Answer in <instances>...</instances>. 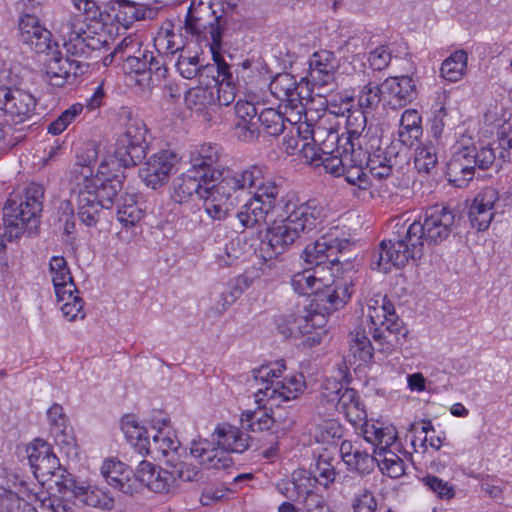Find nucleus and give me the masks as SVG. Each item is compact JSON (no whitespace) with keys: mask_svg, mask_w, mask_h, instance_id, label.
<instances>
[{"mask_svg":"<svg viewBox=\"0 0 512 512\" xmlns=\"http://www.w3.org/2000/svg\"><path fill=\"white\" fill-rule=\"evenodd\" d=\"M281 214L267 232L268 244L275 255L287 251L292 245L310 237L323 221V207L316 200L300 201L282 198Z\"/></svg>","mask_w":512,"mask_h":512,"instance_id":"1","label":"nucleus"},{"mask_svg":"<svg viewBox=\"0 0 512 512\" xmlns=\"http://www.w3.org/2000/svg\"><path fill=\"white\" fill-rule=\"evenodd\" d=\"M108 175L107 163L103 160L93 179L78 189H72V194L76 195L77 216L88 227L96 226L102 210L113 206L115 197L123 188V175Z\"/></svg>","mask_w":512,"mask_h":512,"instance_id":"2","label":"nucleus"},{"mask_svg":"<svg viewBox=\"0 0 512 512\" xmlns=\"http://www.w3.org/2000/svg\"><path fill=\"white\" fill-rule=\"evenodd\" d=\"M367 316L370 333L380 351L391 354L406 343L409 330L387 295L376 294L369 299Z\"/></svg>","mask_w":512,"mask_h":512,"instance_id":"3","label":"nucleus"},{"mask_svg":"<svg viewBox=\"0 0 512 512\" xmlns=\"http://www.w3.org/2000/svg\"><path fill=\"white\" fill-rule=\"evenodd\" d=\"M45 189L31 182L10 193L3 207V221L17 223L23 232L35 233L43 211Z\"/></svg>","mask_w":512,"mask_h":512,"instance_id":"4","label":"nucleus"},{"mask_svg":"<svg viewBox=\"0 0 512 512\" xmlns=\"http://www.w3.org/2000/svg\"><path fill=\"white\" fill-rule=\"evenodd\" d=\"M408 229L401 219L393 225L392 237L380 242L372 253L370 266L373 270L389 272L392 267L405 266L410 259L421 258L422 250L412 236L408 238Z\"/></svg>","mask_w":512,"mask_h":512,"instance_id":"5","label":"nucleus"},{"mask_svg":"<svg viewBox=\"0 0 512 512\" xmlns=\"http://www.w3.org/2000/svg\"><path fill=\"white\" fill-rule=\"evenodd\" d=\"M184 35L200 47L209 48L212 59L222 56V39L226 23L221 17L215 16L210 7L190 6L183 26Z\"/></svg>","mask_w":512,"mask_h":512,"instance_id":"6","label":"nucleus"},{"mask_svg":"<svg viewBox=\"0 0 512 512\" xmlns=\"http://www.w3.org/2000/svg\"><path fill=\"white\" fill-rule=\"evenodd\" d=\"M455 217L452 209L434 205L425 210L423 221L418 219L410 222L407 219L403 223L408 229V238L412 236V240L424 253L425 243L437 245L449 237L455 227Z\"/></svg>","mask_w":512,"mask_h":512,"instance_id":"7","label":"nucleus"},{"mask_svg":"<svg viewBox=\"0 0 512 512\" xmlns=\"http://www.w3.org/2000/svg\"><path fill=\"white\" fill-rule=\"evenodd\" d=\"M286 369L284 360L276 361L271 365H262L252 371L254 381L264 387L259 388L255 396L257 402L266 397L269 400L281 399L289 401L298 397L305 387L303 375L286 376L278 380Z\"/></svg>","mask_w":512,"mask_h":512,"instance_id":"8","label":"nucleus"},{"mask_svg":"<svg viewBox=\"0 0 512 512\" xmlns=\"http://www.w3.org/2000/svg\"><path fill=\"white\" fill-rule=\"evenodd\" d=\"M339 273H331L332 281L324 280V285L318 287L310 301L312 309L325 312H335L343 308L354 293L355 271L351 264Z\"/></svg>","mask_w":512,"mask_h":512,"instance_id":"9","label":"nucleus"},{"mask_svg":"<svg viewBox=\"0 0 512 512\" xmlns=\"http://www.w3.org/2000/svg\"><path fill=\"white\" fill-rule=\"evenodd\" d=\"M63 46L68 57L89 58L106 43L105 35L92 31L80 17L73 16L62 24Z\"/></svg>","mask_w":512,"mask_h":512,"instance_id":"10","label":"nucleus"},{"mask_svg":"<svg viewBox=\"0 0 512 512\" xmlns=\"http://www.w3.org/2000/svg\"><path fill=\"white\" fill-rule=\"evenodd\" d=\"M148 129L141 119H129L124 133L118 138L114 156L124 168H130L141 163L146 157Z\"/></svg>","mask_w":512,"mask_h":512,"instance_id":"11","label":"nucleus"},{"mask_svg":"<svg viewBox=\"0 0 512 512\" xmlns=\"http://www.w3.org/2000/svg\"><path fill=\"white\" fill-rule=\"evenodd\" d=\"M215 181L207 185L208 192L219 200L233 202V197L249 186L256 185L261 180V167L253 165L248 169L237 172L231 169L216 171Z\"/></svg>","mask_w":512,"mask_h":512,"instance_id":"12","label":"nucleus"},{"mask_svg":"<svg viewBox=\"0 0 512 512\" xmlns=\"http://www.w3.org/2000/svg\"><path fill=\"white\" fill-rule=\"evenodd\" d=\"M269 90L281 102L280 107H285V113L290 109L291 113L299 115V120L303 113L306 115L303 100L310 97L311 91L305 81L297 82L293 75L280 73L272 79Z\"/></svg>","mask_w":512,"mask_h":512,"instance_id":"13","label":"nucleus"},{"mask_svg":"<svg viewBox=\"0 0 512 512\" xmlns=\"http://www.w3.org/2000/svg\"><path fill=\"white\" fill-rule=\"evenodd\" d=\"M349 245L348 240L333 238L331 235L322 236L310 246L304 249V259L307 263L314 265V269L322 272L324 268H328L331 273H339L344 270L338 253Z\"/></svg>","mask_w":512,"mask_h":512,"instance_id":"14","label":"nucleus"},{"mask_svg":"<svg viewBox=\"0 0 512 512\" xmlns=\"http://www.w3.org/2000/svg\"><path fill=\"white\" fill-rule=\"evenodd\" d=\"M37 99L30 92L0 85V110L13 124L18 125L31 120L35 115Z\"/></svg>","mask_w":512,"mask_h":512,"instance_id":"15","label":"nucleus"},{"mask_svg":"<svg viewBox=\"0 0 512 512\" xmlns=\"http://www.w3.org/2000/svg\"><path fill=\"white\" fill-rule=\"evenodd\" d=\"M344 140L343 145L357 152L358 149H361L364 155L367 153V149L371 151L381 143V138L377 135V129L373 126H367V117L363 110L351 111L348 114Z\"/></svg>","mask_w":512,"mask_h":512,"instance_id":"16","label":"nucleus"},{"mask_svg":"<svg viewBox=\"0 0 512 512\" xmlns=\"http://www.w3.org/2000/svg\"><path fill=\"white\" fill-rule=\"evenodd\" d=\"M307 75L302 78L310 91L314 89L324 90L334 85L336 72L339 68V60L334 52L318 50L309 58Z\"/></svg>","mask_w":512,"mask_h":512,"instance_id":"17","label":"nucleus"},{"mask_svg":"<svg viewBox=\"0 0 512 512\" xmlns=\"http://www.w3.org/2000/svg\"><path fill=\"white\" fill-rule=\"evenodd\" d=\"M180 158L170 150H161L153 154L139 170V177L147 187L157 189L166 183L178 170Z\"/></svg>","mask_w":512,"mask_h":512,"instance_id":"18","label":"nucleus"},{"mask_svg":"<svg viewBox=\"0 0 512 512\" xmlns=\"http://www.w3.org/2000/svg\"><path fill=\"white\" fill-rule=\"evenodd\" d=\"M88 65L80 60L63 57L60 53L54 54L45 64V75L48 83L57 88L74 84L78 77L83 75Z\"/></svg>","mask_w":512,"mask_h":512,"instance_id":"19","label":"nucleus"},{"mask_svg":"<svg viewBox=\"0 0 512 512\" xmlns=\"http://www.w3.org/2000/svg\"><path fill=\"white\" fill-rule=\"evenodd\" d=\"M26 452L35 478L42 483L48 482L60 463L52 446L45 440L36 438L27 446Z\"/></svg>","mask_w":512,"mask_h":512,"instance_id":"20","label":"nucleus"},{"mask_svg":"<svg viewBox=\"0 0 512 512\" xmlns=\"http://www.w3.org/2000/svg\"><path fill=\"white\" fill-rule=\"evenodd\" d=\"M499 192L494 187H485L473 199L469 206L468 218L477 231H485L490 226L494 216Z\"/></svg>","mask_w":512,"mask_h":512,"instance_id":"21","label":"nucleus"},{"mask_svg":"<svg viewBox=\"0 0 512 512\" xmlns=\"http://www.w3.org/2000/svg\"><path fill=\"white\" fill-rule=\"evenodd\" d=\"M383 96L392 109H400L411 104L418 97L416 81L412 76L388 77L382 84Z\"/></svg>","mask_w":512,"mask_h":512,"instance_id":"22","label":"nucleus"},{"mask_svg":"<svg viewBox=\"0 0 512 512\" xmlns=\"http://www.w3.org/2000/svg\"><path fill=\"white\" fill-rule=\"evenodd\" d=\"M339 453L348 470L360 475L372 473L377 462V455L370 453L358 440L342 441Z\"/></svg>","mask_w":512,"mask_h":512,"instance_id":"23","label":"nucleus"},{"mask_svg":"<svg viewBox=\"0 0 512 512\" xmlns=\"http://www.w3.org/2000/svg\"><path fill=\"white\" fill-rule=\"evenodd\" d=\"M101 474L106 482L124 494L133 495L138 492V480L133 470L117 459H107L101 466Z\"/></svg>","mask_w":512,"mask_h":512,"instance_id":"24","label":"nucleus"},{"mask_svg":"<svg viewBox=\"0 0 512 512\" xmlns=\"http://www.w3.org/2000/svg\"><path fill=\"white\" fill-rule=\"evenodd\" d=\"M211 438L217 445H221L228 454H242L247 451L253 438L242 427L224 422L219 423L211 434Z\"/></svg>","mask_w":512,"mask_h":512,"instance_id":"25","label":"nucleus"},{"mask_svg":"<svg viewBox=\"0 0 512 512\" xmlns=\"http://www.w3.org/2000/svg\"><path fill=\"white\" fill-rule=\"evenodd\" d=\"M236 120L234 131L237 138L243 142H252L259 136L258 111L254 103L238 100L235 104Z\"/></svg>","mask_w":512,"mask_h":512,"instance_id":"26","label":"nucleus"},{"mask_svg":"<svg viewBox=\"0 0 512 512\" xmlns=\"http://www.w3.org/2000/svg\"><path fill=\"white\" fill-rule=\"evenodd\" d=\"M191 455L207 469H224L232 464V458L226 450L217 445L212 439L193 441L190 448Z\"/></svg>","mask_w":512,"mask_h":512,"instance_id":"27","label":"nucleus"},{"mask_svg":"<svg viewBox=\"0 0 512 512\" xmlns=\"http://www.w3.org/2000/svg\"><path fill=\"white\" fill-rule=\"evenodd\" d=\"M473 150L465 147L453 154L447 163L446 178L455 187H466L474 178L475 166L472 160Z\"/></svg>","mask_w":512,"mask_h":512,"instance_id":"28","label":"nucleus"},{"mask_svg":"<svg viewBox=\"0 0 512 512\" xmlns=\"http://www.w3.org/2000/svg\"><path fill=\"white\" fill-rule=\"evenodd\" d=\"M186 108L204 122H210L216 110L214 87L198 86L186 91L184 95Z\"/></svg>","mask_w":512,"mask_h":512,"instance_id":"29","label":"nucleus"},{"mask_svg":"<svg viewBox=\"0 0 512 512\" xmlns=\"http://www.w3.org/2000/svg\"><path fill=\"white\" fill-rule=\"evenodd\" d=\"M220 159V149L217 145L203 144L197 147L190 155V168L197 176L208 180L209 183L215 181V174L218 169L216 166Z\"/></svg>","mask_w":512,"mask_h":512,"instance_id":"30","label":"nucleus"},{"mask_svg":"<svg viewBox=\"0 0 512 512\" xmlns=\"http://www.w3.org/2000/svg\"><path fill=\"white\" fill-rule=\"evenodd\" d=\"M292 419H285L282 425H278V419L275 415H270L266 410L258 408L256 410H245L241 413L240 424L242 429L248 432H262L265 430L287 431L293 426Z\"/></svg>","mask_w":512,"mask_h":512,"instance_id":"31","label":"nucleus"},{"mask_svg":"<svg viewBox=\"0 0 512 512\" xmlns=\"http://www.w3.org/2000/svg\"><path fill=\"white\" fill-rule=\"evenodd\" d=\"M135 478L138 480V491L142 486H146L156 493L168 492L172 486V475L170 470L157 469L155 465L146 460H142L135 472Z\"/></svg>","mask_w":512,"mask_h":512,"instance_id":"32","label":"nucleus"},{"mask_svg":"<svg viewBox=\"0 0 512 512\" xmlns=\"http://www.w3.org/2000/svg\"><path fill=\"white\" fill-rule=\"evenodd\" d=\"M98 159V145L95 142H88L81 152L77 154L76 162L70 171L72 189H78L95 177L94 166Z\"/></svg>","mask_w":512,"mask_h":512,"instance_id":"33","label":"nucleus"},{"mask_svg":"<svg viewBox=\"0 0 512 512\" xmlns=\"http://www.w3.org/2000/svg\"><path fill=\"white\" fill-rule=\"evenodd\" d=\"M47 417L50 424V433L57 445L62 448L71 449L76 446V437L73 428L68 424L63 407L54 403L47 410Z\"/></svg>","mask_w":512,"mask_h":512,"instance_id":"34","label":"nucleus"},{"mask_svg":"<svg viewBox=\"0 0 512 512\" xmlns=\"http://www.w3.org/2000/svg\"><path fill=\"white\" fill-rule=\"evenodd\" d=\"M317 484L310 470L298 469L292 473L290 481L278 483L277 488L290 501H297L301 497L308 498L310 495H318L314 492Z\"/></svg>","mask_w":512,"mask_h":512,"instance_id":"35","label":"nucleus"},{"mask_svg":"<svg viewBox=\"0 0 512 512\" xmlns=\"http://www.w3.org/2000/svg\"><path fill=\"white\" fill-rule=\"evenodd\" d=\"M116 54L127 73L139 74V67H143L142 60L149 50L142 48V42L137 35L131 34L123 38L115 47Z\"/></svg>","mask_w":512,"mask_h":512,"instance_id":"36","label":"nucleus"},{"mask_svg":"<svg viewBox=\"0 0 512 512\" xmlns=\"http://www.w3.org/2000/svg\"><path fill=\"white\" fill-rule=\"evenodd\" d=\"M49 271L58 301L70 299L72 292L78 293L68 263L63 256H53L51 258Z\"/></svg>","mask_w":512,"mask_h":512,"instance_id":"37","label":"nucleus"},{"mask_svg":"<svg viewBox=\"0 0 512 512\" xmlns=\"http://www.w3.org/2000/svg\"><path fill=\"white\" fill-rule=\"evenodd\" d=\"M208 180H204L201 176H197L193 171L187 170L180 177L173 181L171 198L174 202L182 204L187 202L194 194L200 198L208 190Z\"/></svg>","mask_w":512,"mask_h":512,"instance_id":"38","label":"nucleus"},{"mask_svg":"<svg viewBox=\"0 0 512 512\" xmlns=\"http://www.w3.org/2000/svg\"><path fill=\"white\" fill-rule=\"evenodd\" d=\"M339 464L340 459L337 457L336 453L328 449H323L315 457V463L310 467L314 481L325 489L330 488L339 475V471L337 470Z\"/></svg>","mask_w":512,"mask_h":512,"instance_id":"39","label":"nucleus"},{"mask_svg":"<svg viewBox=\"0 0 512 512\" xmlns=\"http://www.w3.org/2000/svg\"><path fill=\"white\" fill-rule=\"evenodd\" d=\"M215 62V70L217 76H212L216 89V105L228 106L236 98V85L234 83L233 74L229 64L224 60L223 56L213 59Z\"/></svg>","mask_w":512,"mask_h":512,"instance_id":"40","label":"nucleus"},{"mask_svg":"<svg viewBox=\"0 0 512 512\" xmlns=\"http://www.w3.org/2000/svg\"><path fill=\"white\" fill-rule=\"evenodd\" d=\"M364 440L374 446L373 454L381 457L397 440L396 428L392 425L383 426L381 423L365 424L363 428Z\"/></svg>","mask_w":512,"mask_h":512,"instance_id":"41","label":"nucleus"},{"mask_svg":"<svg viewBox=\"0 0 512 512\" xmlns=\"http://www.w3.org/2000/svg\"><path fill=\"white\" fill-rule=\"evenodd\" d=\"M336 152L337 154L334 155L321 156L320 164L324 166L328 173L337 177L344 173L346 166L365 160L364 152L361 149H358L357 152L354 149H349L348 146L340 145L339 148H336Z\"/></svg>","mask_w":512,"mask_h":512,"instance_id":"42","label":"nucleus"},{"mask_svg":"<svg viewBox=\"0 0 512 512\" xmlns=\"http://www.w3.org/2000/svg\"><path fill=\"white\" fill-rule=\"evenodd\" d=\"M121 429L127 441L140 455L151 453V442L147 435V429L140 426L133 415H126L122 418Z\"/></svg>","mask_w":512,"mask_h":512,"instance_id":"43","label":"nucleus"},{"mask_svg":"<svg viewBox=\"0 0 512 512\" xmlns=\"http://www.w3.org/2000/svg\"><path fill=\"white\" fill-rule=\"evenodd\" d=\"M335 407L337 411L344 413L350 422L357 423L366 418L364 404L353 388H344Z\"/></svg>","mask_w":512,"mask_h":512,"instance_id":"44","label":"nucleus"},{"mask_svg":"<svg viewBox=\"0 0 512 512\" xmlns=\"http://www.w3.org/2000/svg\"><path fill=\"white\" fill-rule=\"evenodd\" d=\"M270 212L257 198L251 197L237 212L236 217L244 231L265 222Z\"/></svg>","mask_w":512,"mask_h":512,"instance_id":"45","label":"nucleus"},{"mask_svg":"<svg viewBox=\"0 0 512 512\" xmlns=\"http://www.w3.org/2000/svg\"><path fill=\"white\" fill-rule=\"evenodd\" d=\"M318 269L309 268L295 273L291 277L293 290L299 295L314 296L318 287L324 285V278Z\"/></svg>","mask_w":512,"mask_h":512,"instance_id":"46","label":"nucleus"},{"mask_svg":"<svg viewBox=\"0 0 512 512\" xmlns=\"http://www.w3.org/2000/svg\"><path fill=\"white\" fill-rule=\"evenodd\" d=\"M75 498L83 504L101 510H110L114 506V498L106 491L96 486H84L81 484L75 490Z\"/></svg>","mask_w":512,"mask_h":512,"instance_id":"47","label":"nucleus"},{"mask_svg":"<svg viewBox=\"0 0 512 512\" xmlns=\"http://www.w3.org/2000/svg\"><path fill=\"white\" fill-rule=\"evenodd\" d=\"M107 5H111V10L115 11V5L119 10L124 9V13H129V22L139 20H152L156 18L159 8L150 4L137 3L130 0H107Z\"/></svg>","mask_w":512,"mask_h":512,"instance_id":"48","label":"nucleus"},{"mask_svg":"<svg viewBox=\"0 0 512 512\" xmlns=\"http://www.w3.org/2000/svg\"><path fill=\"white\" fill-rule=\"evenodd\" d=\"M137 194H124L117 204V219L124 226L136 225L144 216L143 210L137 202Z\"/></svg>","mask_w":512,"mask_h":512,"instance_id":"49","label":"nucleus"},{"mask_svg":"<svg viewBox=\"0 0 512 512\" xmlns=\"http://www.w3.org/2000/svg\"><path fill=\"white\" fill-rule=\"evenodd\" d=\"M349 337L350 351L353 355L364 363L370 362L373 358L374 348L367 336L365 328L362 325H357L350 332Z\"/></svg>","mask_w":512,"mask_h":512,"instance_id":"50","label":"nucleus"},{"mask_svg":"<svg viewBox=\"0 0 512 512\" xmlns=\"http://www.w3.org/2000/svg\"><path fill=\"white\" fill-rule=\"evenodd\" d=\"M175 66L183 78L193 79L199 75H203L204 73L206 75L212 74L216 65L215 63L206 65L202 64L198 55L185 56L180 54Z\"/></svg>","mask_w":512,"mask_h":512,"instance_id":"51","label":"nucleus"},{"mask_svg":"<svg viewBox=\"0 0 512 512\" xmlns=\"http://www.w3.org/2000/svg\"><path fill=\"white\" fill-rule=\"evenodd\" d=\"M286 121L292 125L295 124L290 118H286L282 112L274 108H265L258 115L259 129L262 128L270 136H278L283 133Z\"/></svg>","mask_w":512,"mask_h":512,"instance_id":"52","label":"nucleus"},{"mask_svg":"<svg viewBox=\"0 0 512 512\" xmlns=\"http://www.w3.org/2000/svg\"><path fill=\"white\" fill-rule=\"evenodd\" d=\"M468 55L464 50H457L445 59L441 65V76L449 82H457L467 68Z\"/></svg>","mask_w":512,"mask_h":512,"instance_id":"53","label":"nucleus"},{"mask_svg":"<svg viewBox=\"0 0 512 512\" xmlns=\"http://www.w3.org/2000/svg\"><path fill=\"white\" fill-rule=\"evenodd\" d=\"M167 57L160 53V50L157 49V52L148 51L146 57L141 61L143 67H139V74H149L150 80L153 81L155 78L157 81L165 79L168 75V66L166 62Z\"/></svg>","mask_w":512,"mask_h":512,"instance_id":"54","label":"nucleus"},{"mask_svg":"<svg viewBox=\"0 0 512 512\" xmlns=\"http://www.w3.org/2000/svg\"><path fill=\"white\" fill-rule=\"evenodd\" d=\"M437 164V146L431 141L421 143L416 148L414 156V165L417 171L430 174Z\"/></svg>","mask_w":512,"mask_h":512,"instance_id":"55","label":"nucleus"},{"mask_svg":"<svg viewBox=\"0 0 512 512\" xmlns=\"http://www.w3.org/2000/svg\"><path fill=\"white\" fill-rule=\"evenodd\" d=\"M248 188H256L252 198H257L259 202L268 210L275 208L277 198L279 196V186L272 180H265L263 170L261 169V180L256 185Z\"/></svg>","mask_w":512,"mask_h":512,"instance_id":"56","label":"nucleus"},{"mask_svg":"<svg viewBox=\"0 0 512 512\" xmlns=\"http://www.w3.org/2000/svg\"><path fill=\"white\" fill-rule=\"evenodd\" d=\"M309 324V313L307 310L291 313L284 318L285 330L283 333L293 338L304 336V334L311 332Z\"/></svg>","mask_w":512,"mask_h":512,"instance_id":"57","label":"nucleus"},{"mask_svg":"<svg viewBox=\"0 0 512 512\" xmlns=\"http://www.w3.org/2000/svg\"><path fill=\"white\" fill-rule=\"evenodd\" d=\"M376 464L390 478H399L405 473V463L394 451H386L381 457L377 456Z\"/></svg>","mask_w":512,"mask_h":512,"instance_id":"58","label":"nucleus"},{"mask_svg":"<svg viewBox=\"0 0 512 512\" xmlns=\"http://www.w3.org/2000/svg\"><path fill=\"white\" fill-rule=\"evenodd\" d=\"M204 202V210L212 220L222 221L226 219L233 202L219 200L218 197L208 192L201 198Z\"/></svg>","mask_w":512,"mask_h":512,"instance_id":"59","label":"nucleus"},{"mask_svg":"<svg viewBox=\"0 0 512 512\" xmlns=\"http://www.w3.org/2000/svg\"><path fill=\"white\" fill-rule=\"evenodd\" d=\"M83 109L84 105L81 103L72 104L48 125V133L52 135L61 134L83 112Z\"/></svg>","mask_w":512,"mask_h":512,"instance_id":"60","label":"nucleus"},{"mask_svg":"<svg viewBox=\"0 0 512 512\" xmlns=\"http://www.w3.org/2000/svg\"><path fill=\"white\" fill-rule=\"evenodd\" d=\"M240 281V279H237L235 283H228L223 286L214 305L219 315L223 314L243 294Z\"/></svg>","mask_w":512,"mask_h":512,"instance_id":"61","label":"nucleus"},{"mask_svg":"<svg viewBox=\"0 0 512 512\" xmlns=\"http://www.w3.org/2000/svg\"><path fill=\"white\" fill-rule=\"evenodd\" d=\"M364 162L365 160H362L360 163H352L353 165L346 166L341 176H344L350 185L367 190L372 186V183L369 175L364 171Z\"/></svg>","mask_w":512,"mask_h":512,"instance_id":"62","label":"nucleus"},{"mask_svg":"<svg viewBox=\"0 0 512 512\" xmlns=\"http://www.w3.org/2000/svg\"><path fill=\"white\" fill-rule=\"evenodd\" d=\"M421 482L440 499L450 500L455 497L454 487L435 475L427 474L421 478Z\"/></svg>","mask_w":512,"mask_h":512,"instance_id":"63","label":"nucleus"},{"mask_svg":"<svg viewBox=\"0 0 512 512\" xmlns=\"http://www.w3.org/2000/svg\"><path fill=\"white\" fill-rule=\"evenodd\" d=\"M383 94V90L380 88L379 85L369 82L367 83L362 90L360 91V94L358 95V105L361 108V110H375L380 101H381V95Z\"/></svg>","mask_w":512,"mask_h":512,"instance_id":"64","label":"nucleus"}]
</instances>
